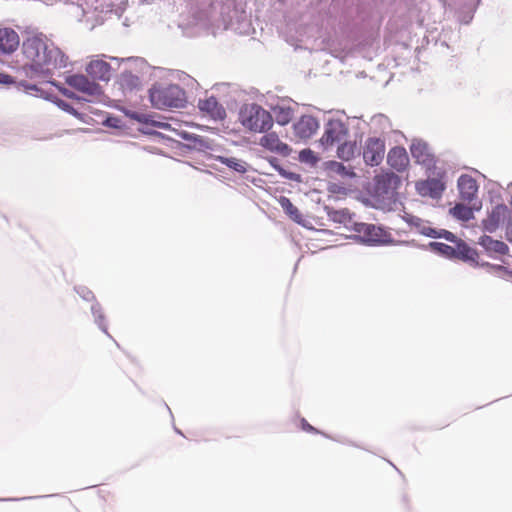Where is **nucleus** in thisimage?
<instances>
[{"instance_id": "nucleus-4", "label": "nucleus", "mask_w": 512, "mask_h": 512, "mask_svg": "<svg viewBox=\"0 0 512 512\" xmlns=\"http://www.w3.org/2000/svg\"><path fill=\"white\" fill-rule=\"evenodd\" d=\"M65 83L69 87L85 94L88 97L85 100L88 101L99 99L103 94L101 86L94 81H90L83 74L69 75L66 77Z\"/></svg>"}, {"instance_id": "nucleus-3", "label": "nucleus", "mask_w": 512, "mask_h": 512, "mask_svg": "<svg viewBox=\"0 0 512 512\" xmlns=\"http://www.w3.org/2000/svg\"><path fill=\"white\" fill-rule=\"evenodd\" d=\"M150 101L157 109L184 108L187 97L179 85H155L150 89Z\"/></svg>"}, {"instance_id": "nucleus-6", "label": "nucleus", "mask_w": 512, "mask_h": 512, "mask_svg": "<svg viewBox=\"0 0 512 512\" xmlns=\"http://www.w3.org/2000/svg\"><path fill=\"white\" fill-rule=\"evenodd\" d=\"M356 231L368 243L387 244L391 242V234L384 228L374 224L361 223L357 226Z\"/></svg>"}, {"instance_id": "nucleus-7", "label": "nucleus", "mask_w": 512, "mask_h": 512, "mask_svg": "<svg viewBox=\"0 0 512 512\" xmlns=\"http://www.w3.org/2000/svg\"><path fill=\"white\" fill-rule=\"evenodd\" d=\"M348 128L341 120H330L325 128L322 142L326 145H333L346 140Z\"/></svg>"}, {"instance_id": "nucleus-28", "label": "nucleus", "mask_w": 512, "mask_h": 512, "mask_svg": "<svg viewBox=\"0 0 512 512\" xmlns=\"http://www.w3.org/2000/svg\"><path fill=\"white\" fill-rule=\"evenodd\" d=\"M433 245L435 247H437V249L441 253H443V254H445V255H447L449 257H455V247L449 246V245L444 244V243H434Z\"/></svg>"}, {"instance_id": "nucleus-23", "label": "nucleus", "mask_w": 512, "mask_h": 512, "mask_svg": "<svg viewBox=\"0 0 512 512\" xmlns=\"http://www.w3.org/2000/svg\"><path fill=\"white\" fill-rule=\"evenodd\" d=\"M450 213L453 217L462 221H469L473 218V210L463 204H456L450 209Z\"/></svg>"}, {"instance_id": "nucleus-33", "label": "nucleus", "mask_w": 512, "mask_h": 512, "mask_svg": "<svg viewBox=\"0 0 512 512\" xmlns=\"http://www.w3.org/2000/svg\"><path fill=\"white\" fill-rule=\"evenodd\" d=\"M140 84V77L138 75L136 76H131L130 75V88L131 87H136Z\"/></svg>"}, {"instance_id": "nucleus-20", "label": "nucleus", "mask_w": 512, "mask_h": 512, "mask_svg": "<svg viewBox=\"0 0 512 512\" xmlns=\"http://www.w3.org/2000/svg\"><path fill=\"white\" fill-rule=\"evenodd\" d=\"M279 204L284 210V212L295 222L301 223L303 221L302 214L298 210V208L290 201L289 198L285 196H281L279 199Z\"/></svg>"}, {"instance_id": "nucleus-21", "label": "nucleus", "mask_w": 512, "mask_h": 512, "mask_svg": "<svg viewBox=\"0 0 512 512\" xmlns=\"http://www.w3.org/2000/svg\"><path fill=\"white\" fill-rule=\"evenodd\" d=\"M343 143L339 145L337 149V156L343 161H350L356 152V143L348 142L346 140L342 141Z\"/></svg>"}, {"instance_id": "nucleus-11", "label": "nucleus", "mask_w": 512, "mask_h": 512, "mask_svg": "<svg viewBox=\"0 0 512 512\" xmlns=\"http://www.w3.org/2000/svg\"><path fill=\"white\" fill-rule=\"evenodd\" d=\"M387 163L398 172L405 171L409 166V157L404 147L395 146L387 154Z\"/></svg>"}, {"instance_id": "nucleus-12", "label": "nucleus", "mask_w": 512, "mask_h": 512, "mask_svg": "<svg viewBox=\"0 0 512 512\" xmlns=\"http://www.w3.org/2000/svg\"><path fill=\"white\" fill-rule=\"evenodd\" d=\"M328 176L338 180H350L356 177L354 167L345 165L338 161H329L326 163Z\"/></svg>"}, {"instance_id": "nucleus-35", "label": "nucleus", "mask_w": 512, "mask_h": 512, "mask_svg": "<svg viewBox=\"0 0 512 512\" xmlns=\"http://www.w3.org/2000/svg\"><path fill=\"white\" fill-rule=\"evenodd\" d=\"M506 239L512 244V227L507 229Z\"/></svg>"}, {"instance_id": "nucleus-17", "label": "nucleus", "mask_w": 512, "mask_h": 512, "mask_svg": "<svg viewBox=\"0 0 512 512\" xmlns=\"http://www.w3.org/2000/svg\"><path fill=\"white\" fill-rule=\"evenodd\" d=\"M479 244L490 254L505 255L509 250L506 243L493 239L488 235L481 236L479 239Z\"/></svg>"}, {"instance_id": "nucleus-16", "label": "nucleus", "mask_w": 512, "mask_h": 512, "mask_svg": "<svg viewBox=\"0 0 512 512\" xmlns=\"http://www.w3.org/2000/svg\"><path fill=\"white\" fill-rule=\"evenodd\" d=\"M86 72L92 78L101 81H109L111 77V66L103 60H92L86 67Z\"/></svg>"}, {"instance_id": "nucleus-37", "label": "nucleus", "mask_w": 512, "mask_h": 512, "mask_svg": "<svg viewBox=\"0 0 512 512\" xmlns=\"http://www.w3.org/2000/svg\"><path fill=\"white\" fill-rule=\"evenodd\" d=\"M129 117H130V118H134V119H138V118H137V116H136L135 114H131V113L129 114Z\"/></svg>"}, {"instance_id": "nucleus-14", "label": "nucleus", "mask_w": 512, "mask_h": 512, "mask_svg": "<svg viewBox=\"0 0 512 512\" xmlns=\"http://www.w3.org/2000/svg\"><path fill=\"white\" fill-rule=\"evenodd\" d=\"M19 46V36L12 28H0V52L11 54Z\"/></svg>"}, {"instance_id": "nucleus-5", "label": "nucleus", "mask_w": 512, "mask_h": 512, "mask_svg": "<svg viewBox=\"0 0 512 512\" xmlns=\"http://www.w3.org/2000/svg\"><path fill=\"white\" fill-rule=\"evenodd\" d=\"M385 142L377 137H370L363 147V159L369 166H378L384 159Z\"/></svg>"}, {"instance_id": "nucleus-9", "label": "nucleus", "mask_w": 512, "mask_h": 512, "mask_svg": "<svg viewBox=\"0 0 512 512\" xmlns=\"http://www.w3.org/2000/svg\"><path fill=\"white\" fill-rule=\"evenodd\" d=\"M265 133L259 142L263 148L281 156H288L290 154L291 148L281 141L277 133L268 131Z\"/></svg>"}, {"instance_id": "nucleus-27", "label": "nucleus", "mask_w": 512, "mask_h": 512, "mask_svg": "<svg viewBox=\"0 0 512 512\" xmlns=\"http://www.w3.org/2000/svg\"><path fill=\"white\" fill-rule=\"evenodd\" d=\"M299 159L302 162L315 164L317 162V157L315 156V153L310 149H304L299 154Z\"/></svg>"}, {"instance_id": "nucleus-25", "label": "nucleus", "mask_w": 512, "mask_h": 512, "mask_svg": "<svg viewBox=\"0 0 512 512\" xmlns=\"http://www.w3.org/2000/svg\"><path fill=\"white\" fill-rule=\"evenodd\" d=\"M329 215L333 221L344 224V225H347L348 223H350L352 221L351 214L347 209L333 211Z\"/></svg>"}, {"instance_id": "nucleus-18", "label": "nucleus", "mask_w": 512, "mask_h": 512, "mask_svg": "<svg viewBox=\"0 0 512 512\" xmlns=\"http://www.w3.org/2000/svg\"><path fill=\"white\" fill-rule=\"evenodd\" d=\"M417 188L422 195H428L432 198L440 197L445 189L443 183L437 179H429L421 182L417 185Z\"/></svg>"}, {"instance_id": "nucleus-30", "label": "nucleus", "mask_w": 512, "mask_h": 512, "mask_svg": "<svg viewBox=\"0 0 512 512\" xmlns=\"http://www.w3.org/2000/svg\"><path fill=\"white\" fill-rule=\"evenodd\" d=\"M437 237H443L450 242H457L456 236L452 232L447 230H442V232L439 233Z\"/></svg>"}, {"instance_id": "nucleus-26", "label": "nucleus", "mask_w": 512, "mask_h": 512, "mask_svg": "<svg viewBox=\"0 0 512 512\" xmlns=\"http://www.w3.org/2000/svg\"><path fill=\"white\" fill-rule=\"evenodd\" d=\"M221 162L228 166L229 168L234 169L237 172L244 173L246 172V166L243 161H240L236 158H220Z\"/></svg>"}, {"instance_id": "nucleus-34", "label": "nucleus", "mask_w": 512, "mask_h": 512, "mask_svg": "<svg viewBox=\"0 0 512 512\" xmlns=\"http://www.w3.org/2000/svg\"><path fill=\"white\" fill-rule=\"evenodd\" d=\"M11 77L7 74L0 73V83H10Z\"/></svg>"}, {"instance_id": "nucleus-32", "label": "nucleus", "mask_w": 512, "mask_h": 512, "mask_svg": "<svg viewBox=\"0 0 512 512\" xmlns=\"http://www.w3.org/2000/svg\"><path fill=\"white\" fill-rule=\"evenodd\" d=\"M150 125L164 130H169L171 128V125L168 122H161L155 120H152L150 122Z\"/></svg>"}, {"instance_id": "nucleus-13", "label": "nucleus", "mask_w": 512, "mask_h": 512, "mask_svg": "<svg viewBox=\"0 0 512 512\" xmlns=\"http://www.w3.org/2000/svg\"><path fill=\"white\" fill-rule=\"evenodd\" d=\"M457 184L460 198L463 201L471 202L476 197L478 192V185L472 176L461 175Z\"/></svg>"}, {"instance_id": "nucleus-19", "label": "nucleus", "mask_w": 512, "mask_h": 512, "mask_svg": "<svg viewBox=\"0 0 512 512\" xmlns=\"http://www.w3.org/2000/svg\"><path fill=\"white\" fill-rule=\"evenodd\" d=\"M507 208L505 206L495 207L489 216L483 221L485 231L494 232L499 227Z\"/></svg>"}, {"instance_id": "nucleus-29", "label": "nucleus", "mask_w": 512, "mask_h": 512, "mask_svg": "<svg viewBox=\"0 0 512 512\" xmlns=\"http://www.w3.org/2000/svg\"><path fill=\"white\" fill-rule=\"evenodd\" d=\"M132 66H137V67H140L141 69H148L147 63L140 58L130 57V68Z\"/></svg>"}, {"instance_id": "nucleus-31", "label": "nucleus", "mask_w": 512, "mask_h": 512, "mask_svg": "<svg viewBox=\"0 0 512 512\" xmlns=\"http://www.w3.org/2000/svg\"><path fill=\"white\" fill-rule=\"evenodd\" d=\"M301 428L308 433H318V430L310 425L305 419L301 420Z\"/></svg>"}, {"instance_id": "nucleus-10", "label": "nucleus", "mask_w": 512, "mask_h": 512, "mask_svg": "<svg viewBox=\"0 0 512 512\" xmlns=\"http://www.w3.org/2000/svg\"><path fill=\"white\" fill-rule=\"evenodd\" d=\"M200 111L214 120H223L226 117L225 108L214 96L200 99L198 102Z\"/></svg>"}, {"instance_id": "nucleus-36", "label": "nucleus", "mask_w": 512, "mask_h": 512, "mask_svg": "<svg viewBox=\"0 0 512 512\" xmlns=\"http://www.w3.org/2000/svg\"><path fill=\"white\" fill-rule=\"evenodd\" d=\"M27 89L38 91V88L35 85L28 86Z\"/></svg>"}, {"instance_id": "nucleus-15", "label": "nucleus", "mask_w": 512, "mask_h": 512, "mask_svg": "<svg viewBox=\"0 0 512 512\" xmlns=\"http://www.w3.org/2000/svg\"><path fill=\"white\" fill-rule=\"evenodd\" d=\"M319 128V123L313 116L304 115L294 125L297 136L302 139L310 138Z\"/></svg>"}, {"instance_id": "nucleus-8", "label": "nucleus", "mask_w": 512, "mask_h": 512, "mask_svg": "<svg viewBox=\"0 0 512 512\" xmlns=\"http://www.w3.org/2000/svg\"><path fill=\"white\" fill-rule=\"evenodd\" d=\"M410 152L416 163L425 166L427 169L435 167V156L427 143L414 141L410 146Z\"/></svg>"}, {"instance_id": "nucleus-24", "label": "nucleus", "mask_w": 512, "mask_h": 512, "mask_svg": "<svg viewBox=\"0 0 512 512\" xmlns=\"http://www.w3.org/2000/svg\"><path fill=\"white\" fill-rule=\"evenodd\" d=\"M276 122L280 125L288 124L293 117L291 108L276 107L274 108Z\"/></svg>"}, {"instance_id": "nucleus-1", "label": "nucleus", "mask_w": 512, "mask_h": 512, "mask_svg": "<svg viewBox=\"0 0 512 512\" xmlns=\"http://www.w3.org/2000/svg\"><path fill=\"white\" fill-rule=\"evenodd\" d=\"M23 54L32 75L48 79L54 69L63 65L62 51L49 43L43 33H30L23 41Z\"/></svg>"}, {"instance_id": "nucleus-22", "label": "nucleus", "mask_w": 512, "mask_h": 512, "mask_svg": "<svg viewBox=\"0 0 512 512\" xmlns=\"http://www.w3.org/2000/svg\"><path fill=\"white\" fill-rule=\"evenodd\" d=\"M477 253L463 241H457L455 247V257L462 260H474Z\"/></svg>"}, {"instance_id": "nucleus-2", "label": "nucleus", "mask_w": 512, "mask_h": 512, "mask_svg": "<svg viewBox=\"0 0 512 512\" xmlns=\"http://www.w3.org/2000/svg\"><path fill=\"white\" fill-rule=\"evenodd\" d=\"M238 120L244 129L252 133H265L274 123L271 113L256 103L243 105Z\"/></svg>"}]
</instances>
